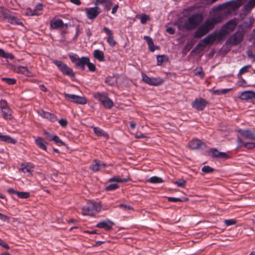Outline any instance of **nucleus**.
Here are the masks:
<instances>
[{"mask_svg": "<svg viewBox=\"0 0 255 255\" xmlns=\"http://www.w3.org/2000/svg\"><path fill=\"white\" fill-rule=\"evenodd\" d=\"M222 40L218 37V33L217 34L216 31H214L212 33L208 35L202 41H200L196 46L197 48H201L203 50L207 45L212 44L216 40Z\"/></svg>", "mask_w": 255, "mask_h": 255, "instance_id": "20e7f679", "label": "nucleus"}, {"mask_svg": "<svg viewBox=\"0 0 255 255\" xmlns=\"http://www.w3.org/2000/svg\"><path fill=\"white\" fill-rule=\"evenodd\" d=\"M5 58L13 60L14 58V57L12 53L6 52Z\"/></svg>", "mask_w": 255, "mask_h": 255, "instance_id": "774afa93", "label": "nucleus"}, {"mask_svg": "<svg viewBox=\"0 0 255 255\" xmlns=\"http://www.w3.org/2000/svg\"><path fill=\"white\" fill-rule=\"evenodd\" d=\"M93 56L100 62L105 61L104 52L99 49H96L94 51Z\"/></svg>", "mask_w": 255, "mask_h": 255, "instance_id": "a878e982", "label": "nucleus"}, {"mask_svg": "<svg viewBox=\"0 0 255 255\" xmlns=\"http://www.w3.org/2000/svg\"><path fill=\"white\" fill-rule=\"evenodd\" d=\"M114 223L109 220L103 221L99 223L96 226V227L104 229L106 231H109L112 229Z\"/></svg>", "mask_w": 255, "mask_h": 255, "instance_id": "a211bd4d", "label": "nucleus"}, {"mask_svg": "<svg viewBox=\"0 0 255 255\" xmlns=\"http://www.w3.org/2000/svg\"><path fill=\"white\" fill-rule=\"evenodd\" d=\"M119 207L123 209L125 211H128L129 210H133V208L127 204H120Z\"/></svg>", "mask_w": 255, "mask_h": 255, "instance_id": "bf43d9fd", "label": "nucleus"}, {"mask_svg": "<svg viewBox=\"0 0 255 255\" xmlns=\"http://www.w3.org/2000/svg\"><path fill=\"white\" fill-rule=\"evenodd\" d=\"M215 25L210 19L207 20L202 25L204 28L207 30V32L212 30L214 27Z\"/></svg>", "mask_w": 255, "mask_h": 255, "instance_id": "c85d7f7f", "label": "nucleus"}, {"mask_svg": "<svg viewBox=\"0 0 255 255\" xmlns=\"http://www.w3.org/2000/svg\"><path fill=\"white\" fill-rule=\"evenodd\" d=\"M248 13H249L248 11H246L245 10L244 8L243 9H242L240 13V17L241 20H243L245 19L246 17L247 16Z\"/></svg>", "mask_w": 255, "mask_h": 255, "instance_id": "13d9d810", "label": "nucleus"}, {"mask_svg": "<svg viewBox=\"0 0 255 255\" xmlns=\"http://www.w3.org/2000/svg\"><path fill=\"white\" fill-rule=\"evenodd\" d=\"M143 39L146 40L150 51L153 52L155 50V48L154 47V43L152 38L148 36H144L143 37Z\"/></svg>", "mask_w": 255, "mask_h": 255, "instance_id": "2f4dec72", "label": "nucleus"}, {"mask_svg": "<svg viewBox=\"0 0 255 255\" xmlns=\"http://www.w3.org/2000/svg\"><path fill=\"white\" fill-rule=\"evenodd\" d=\"M43 6L41 3H39L35 5L34 9L32 11L31 9H30L29 14L30 15H38L39 13L37 12L38 10H42Z\"/></svg>", "mask_w": 255, "mask_h": 255, "instance_id": "72a5a7b5", "label": "nucleus"}, {"mask_svg": "<svg viewBox=\"0 0 255 255\" xmlns=\"http://www.w3.org/2000/svg\"><path fill=\"white\" fill-rule=\"evenodd\" d=\"M16 71L17 73L23 74L27 77L32 76L31 72L25 66H18L16 68Z\"/></svg>", "mask_w": 255, "mask_h": 255, "instance_id": "b1692460", "label": "nucleus"}, {"mask_svg": "<svg viewBox=\"0 0 255 255\" xmlns=\"http://www.w3.org/2000/svg\"><path fill=\"white\" fill-rule=\"evenodd\" d=\"M105 83L110 86H113L115 84L114 79L112 77H108L105 80Z\"/></svg>", "mask_w": 255, "mask_h": 255, "instance_id": "6e6d98bb", "label": "nucleus"}, {"mask_svg": "<svg viewBox=\"0 0 255 255\" xmlns=\"http://www.w3.org/2000/svg\"><path fill=\"white\" fill-rule=\"evenodd\" d=\"M255 92L252 91H246L241 92L239 97L243 100H248L250 99H254Z\"/></svg>", "mask_w": 255, "mask_h": 255, "instance_id": "aec40b11", "label": "nucleus"}, {"mask_svg": "<svg viewBox=\"0 0 255 255\" xmlns=\"http://www.w3.org/2000/svg\"><path fill=\"white\" fill-rule=\"evenodd\" d=\"M202 171L205 173H210L213 172L214 169L210 166L205 165L202 168Z\"/></svg>", "mask_w": 255, "mask_h": 255, "instance_id": "09e8293b", "label": "nucleus"}, {"mask_svg": "<svg viewBox=\"0 0 255 255\" xmlns=\"http://www.w3.org/2000/svg\"><path fill=\"white\" fill-rule=\"evenodd\" d=\"M33 168V165L31 163H22L21 164V168H20V170L24 173H27V176H31L32 175Z\"/></svg>", "mask_w": 255, "mask_h": 255, "instance_id": "6ab92c4d", "label": "nucleus"}, {"mask_svg": "<svg viewBox=\"0 0 255 255\" xmlns=\"http://www.w3.org/2000/svg\"><path fill=\"white\" fill-rule=\"evenodd\" d=\"M65 98L72 103L84 105L87 103V99L84 97L79 96L74 94H69L66 93L63 94Z\"/></svg>", "mask_w": 255, "mask_h": 255, "instance_id": "1a4fd4ad", "label": "nucleus"}, {"mask_svg": "<svg viewBox=\"0 0 255 255\" xmlns=\"http://www.w3.org/2000/svg\"><path fill=\"white\" fill-rule=\"evenodd\" d=\"M186 181L183 179H178L176 180V186L180 187H184Z\"/></svg>", "mask_w": 255, "mask_h": 255, "instance_id": "864d4df0", "label": "nucleus"}, {"mask_svg": "<svg viewBox=\"0 0 255 255\" xmlns=\"http://www.w3.org/2000/svg\"><path fill=\"white\" fill-rule=\"evenodd\" d=\"M254 22V19L252 17H249L247 18V19L244 20L243 21V25L247 27H251L252 24Z\"/></svg>", "mask_w": 255, "mask_h": 255, "instance_id": "e433bc0d", "label": "nucleus"}, {"mask_svg": "<svg viewBox=\"0 0 255 255\" xmlns=\"http://www.w3.org/2000/svg\"><path fill=\"white\" fill-rule=\"evenodd\" d=\"M244 37V33L243 31H237L230 36L226 43L232 45H237L243 41Z\"/></svg>", "mask_w": 255, "mask_h": 255, "instance_id": "6e6552de", "label": "nucleus"}, {"mask_svg": "<svg viewBox=\"0 0 255 255\" xmlns=\"http://www.w3.org/2000/svg\"><path fill=\"white\" fill-rule=\"evenodd\" d=\"M0 219L1 220H2V221H3V222H9V218L7 216H5L4 215H3V214H2L0 213Z\"/></svg>", "mask_w": 255, "mask_h": 255, "instance_id": "e2e57ef3", "label": "nucleus"}, {"mask_svg": "<svg viewBox=\"0 0 255 255\" xmlns=\"http://www.w3.org/2000/svg\"><path fill=\"white\" fill-rule=\"evenodd\" d=\"M8 22L11 24L23 25V23L14 14H11L9 16Z\"/></svg>", "mask_w": 255, "mask_h": 255, "instance_id": "bb28decb", "label": "nucleus"}, {"mask_svg": "<svg viewBox=\"0 0 255 255\" xmlns=\"http://www.w3.org/2000/svg\"><path fill=\"white\" fill-rule=\"evenodd\" d=\"M102 208L101 204L99 202H88L82 208V214L84 215L93 216L99 213Z\"/></svg>", "mask_w": 255, "mask_h": 255, "instance_id": "f03ea898", "label": "nucleus"}, {"mask_svg": "<svg viewBox=\"0 0 255 255\" xmlns=\"http://www.w3.org/2000/svg\"><path fill=\"white\" fill-rule=\"evenodd\" d=\"M2 116L5 120H11L12 118L11 111L9 107L1 110Z\"/></svg>", "mask_w": 255, "mask_h": 255, "instance_id": "cd10ccee", "label": "nucleus"}, {"mask_svg": "<svg viewBox=\"0 0 255 255\" xmlns=\"http://www.w3.org/2000/svg\"><path fill=\"white\" fill-rule=\"evenodd\" d=\"M238 25V19L236 18L230 19L221 28L218 33V37L224 39L228 34L233 32Z\"/></svg>", "mask_w": 255, "mask_h": 255, "instance_id": "f257e3e1", "label": "nucleus"}, {"mask_svg": "<svg viewBox=\"0 0 255 255\" xmlns=\"http://www.w3.org/2000/svg\"><path fill=\"white\" fill-rule=\"evenodd\" d=\"M208 32L207 30H206L204 27L201 25L199 27L197 30L196 31L194 34V37L195 38H200L206 34Z\"/></svg>", "mask_w": 255, "mask_h": 255, "instance_id": "c756f323", "label": "nucleus"}, {"mask_svg": "<svg viewBox=\"0 0 255 255\" xmlns=\"http://www.w3.org/2000/svg\"><path fill=\"white\" fill-rule=\"evenodd\" d=\"M251 67V65H248L242 67L239 73V75H242L248 72V69Z\"/></svg>", "mask_w": 255, "mask_h": 255, "instance_id": "4d7b16f0", "label": "nucleus"}, {"mask_svg": "<svg viewBox=\"0 0 255 255\" xmlns=\"http://www.w3.org/2000/svg\"><path fill=\"white\" fill-rule=\"evenodd\" d=\"M103 31L108 35L107 42L110 46L114 47L117 44L116 41L114 39V36L112 31L107 27H104L103 29Z\"/></svg>", "mask_w": 255, "mask_h": 255, "instance_id": "f3484780", "label": "nucleus"}, {"mask_svg": "<svg viewBox=\"0 0 255 255\" xmlns=\"http://www.w3.org/2000/svg\"><path fill=\"white\" fill-rule=\"evenodd\" d=\"M69 58L71 62L75 64V66L83 71L85 69V66L88 62V57H82L79 58L77 54L69 55Z\"/></svg>", "mask_w": 255, "mask_h": 255, "instance_id": "0eeeda50", "label": "nucleus"}, {"mask_svg": "<svg viewBox=\"0 0 255 255\" xmlns=\"http://www.w3.org/2000/svg\"><path fill=\"white\" fill-rule=\"evenodd\" d=\"M210 152L211 153V156L214 158L222 159H228L229 158V156L226 152H220L216 148H211Z\"/></svg>", "mask_w": 255, "mask_h": 255, "instance_id": "dca6fc26", "label": "nucleus"}, {"mask_svg": "<svg viewBox=\"0 0 255 255\" xmlns=\"http://www.w3.org/2000/svg\"><path fill=\"white\" fill-rule=\"evenodd\" d=\"M255 6V0H250L247 4H246L244 8L245 10L249 12Z\"/></svg>", "mask_w": 255, "mask_h": 255, "instance_id": "f704fd0d", "label": "nucleus"}, {"mask_svg": "<svg viewBox=\"0 0 255 255\" xmlns=\"http://www.w3.org/2000/svg\"><path fill=\"white\" fill-rule=\"evenodd\" d=\"M244 146L247 149H252L255 148V142H247L244 143Z\"/></svg>", "mask_w": 255, "mask_h": 255, "instance_id": "3c124183", "label": "nucleus"}, {"mask_svg": "<svg viewBox=\"0 0 255 255\" xmlns=\"http://www.w3.org/2000/svg\"><path fill=\"white\" fill-rule=\"evenodd\" d=\"M40 116L42 118L46 119L51 122H55L57 121V117L55 115L48 112L42 111L40 114Z\"/></svg>", "mask_w": 255, "mask_h": 255, "instance_id": "4be33fe9", "label": "nucleus"}, {"mask_svg": "<svg viewBox=\"0 0 255 255\" xmlns=\"http://www.w3.org/2000/svg\"><path fill=\"white\" fill-rule=\"evenodd\" d=\"M239 132L245 139L255 140V129L254 131H252L249 129H240Z\"/></svg>", "mask_w": 255, "mask_h": 255, "instance_id": "2eb2a0df", "label": "nucleus"}, {"mask_svg": "<svg viewBox=\"0 0 255 255\" xmlns=\"http://www.w3.org/2000/svg\"><path fill=\"white\" fill-rule=\"evenodd\" d=\"M43 134L44 135V139L49 141H52L53 137L55 135L46 130L43 131Z\"/></svg>", "mask_w": 255, "mask_h": 255, "instance_id": "37998d69", "label": "nucleus"}, {"mask_svg": "<svg viewBox=\"0 0 255 255\" xmlns=\"http://www.w3.org/2000/svg\"><path fill=\"white\" fill-rule=\"evenodd\" d=\"M50 25L52 28L56 29L60 27H63L64 26V23L62 20L58 19L54 21H51Z\"/></svg>", "mask_w": 255, "mask_h": 255, "instance_id": "7c9ffc66", "label": "nucleus"}, {"mask_svg": "<svg viewBox=\"0 0 255 255\" xmlns=\"http://www.w3.org/2000/svg\"><path fill=\"white\" fill-rule=\"evenodd\" d=\"M0 246L6 249H9V246L1 239H0Z\"/></svg>", "mask_w": 255, "mask_h": 255, "instance_id": "0e129e2a", "label": "nucleus"}, {"mask_svg": "<svg viewBox=\"0 0 255 255\" xmlns=\"http://www.w3.org/2000/svg\"><path fill=\"white\" fill-rule=\"evenodd\" d=\"M0 141L7 143L15 144L17 140L8 135H3L0 133Z\"/></svg>", "mask_w": 255, "mask_h": 255, "instance_id": "5701e85b", "label": "nucleus"}, {"mask_svg": "<svg viewBox=\"0 0 255 255\" xmlns=\"http://www.w3.org/2000/svg\"><path fill=\"white\" fill-rule=\"evenodd\" d=\"M53 63L58 68L59 71L64 75L71 78L75 77V73L73 70L66 64L60 60H54Z\"/></svg>", "mask_w": 255, "mask_h": 255, "instance_id": "39448f33", "label": "nucleus"}, {"mask_svg": "<svg viewBox=\"0 0 255 255\" xmlns=\"http://www.w3.org/2000/svg\"><path fill=\"white\" fill-rule=\"evenodd\" d=\"M100 166L101 165L99 161L98 160H95L94 163L90 165V168L93 171L96 172L99 171Z\"/></svg>", "mask_w": 255, "mask_h": 255, "instance_id": "4c0bfd02", "label": "nucleus"}, {"mask_svg": "<svg viewBox=\"0 0 255 255\" xmlns=\"http://www.w3.org/2000/svg\"><path fill=\"white\" fill-rule=\"evenodd\" d=\"M103 5L105 10L109 11L113 5L112 0H107L103 4Z\"/></svg>", "mask_w": 255, "mask_h": 255, "instance_id": "8fccbe9b", "label": "nucleus"}, {"mask_svg": "<svg viewBox=\"0 0 255 255\" xmlns=\"http://www.w3.org/2000/svg\"><path fill=\"white\" fill-rule=\"evenodd\" d=\"M156 59L158 66L161 65L164 62H167L168 60V57L165 55H157Z\"/></svg>", "mask_w": 255, "mask_h": 255, "instance_id": "473e14b6", "label": "nucleus"}, {"mask_svg": "<svg viewBox=\"0 0 255 255\" xmlns=\"http://www.w3.org/2000/svg\"><path fill=\"white\" fill-rule=\"evenodd\" d=\"M203 20L201 14L196 13L190 16L188 20L185 23L184 27L186 29L191 30L195 28Z\"/></svg>", "mask_w": 255, "mask_h": 255, "instance_id": "7ed1b4c3", "label": "nucleus"}, {"mask_svg": "<svg viewBox=\"0 0 255 255\" xmlns=\"http://www.w3.org/2000/svg\"><path fill=\"white\" fill-rule=\"evenodd\" d=\"M237 143H238V148H241L243 146H244V143L243 140L240 137H238L237 138Z\"/></svg>", "mask_w": 255, "mask_h": 255, "instance_id": "69168bd1", "label": "nucleus"}, {"mask_svg": "<svg viewBox=\"0 0 255 255\" xmlns=\"http://www.w3.org/2000/svg\"><path fill=\"white\" fill-rule=\"evenodd\" d=\"M35 142L36 145L40 149L44 151L47 150V145H48V142L45 141L44 138L38 136L35 139Z\"/></svg>", "mask_w": 255, "mask_h": 255, "instance_id": "412c9836", "label": "nucleus"}, {"mask_svg": "<svg viewBox=\"0 0 255 255\" xmlns=\"http://www.w3.org/2000/svg\"><path fill=\"white\" fill-rule=\"evenodd\" d=\"M1 80L9 85H14L16 82V79L14 78L3 77L1 78Z\"/></svg>", "mask_w": 255, "mask_h": 255, "instance_id": "a19ab883", "label": "nucleus"}, {"mask_svg": "<svg viewBox=\"0 0 255 255\" xmlns=\"http://www.w3.org/2000/svg\"><path fill=\"white\" fill-rule=\"evenodd\" d=\"M242 5V3L240 0H238L236 1H229L222 5H220L219 6V9H222L227 8H232L234 10H237Z\"/></svg>", "mask_w": 255, "mask_h": 255, "instance_id": "ddd939ff", "label": "nucleus"}, {"mask_svg": "<svg viewBox=\"0 0 255 255\" xmlns=\"http://www.w3.org/2000/svg\"><path fill=\"white\" fill-rule=\"evenodd\" d=\"M86 65L87 66L88 69L91 72H95L96 70V66L95 65L90 62V59L88 57V62H87Z\"/></svg>", "mask_w": 255, "mask_h": 255, "instance_id": "603ef678", "label": "nucleus"}, {"mask_svg": "<svg viewBox=\"0 0 255 255\" xmlns=\"http://www.w3.org/2000/svg\"><path fill=\"white\" fill-rule=\"evenodd\" d=\"M148 181L151 183H159L163 182L161 178L157 176L151 177Z\"/></svg>", "mask_w": 255, "mask_h": 255, "instance_id": "79ce46f5", "label": "nucleus"}, {"mask_svg": "<svg viewBox=\"0 0 255 255\" xmlns=\"http://www.w3.org/2000/svg\"><path fill=\"white\" fill-rule=\"evenodd\" d=\"M215 25L220 23L223 20V16L221 15H216L210 19Z\"/></svg>", "mask_w": 255, "mask_h": 255, "instance_id": "ea45409f", "label": "nucleus"}, {"mask_svg": "<svg viewBox=\"0 0 255 255\" xmlns=\"http://www.w3.org/2000/svg\"><path fill=\"white\" fill-rule=\"evenodd\" d=\"M142 79L145 83L152 86H158L162 84L163 80L160 78H151L145 74H142Z\"/></svg>", "mask_w": 255, "mask_h": 255, "instance_id": "f8f14e48", "label": "nucleus"}, {"mask_svg": "<svg viewBox=\"0 0 255 255\" xmlns=\"http://www.w3.org/2000/svg\"><path fill=\"white\" fill-rule=\"evenodd\" d=\"M59 123L62 127H66L68 124V122L66 120L61 119L59 121Z\"/></svg>", "mask_w": 255, "mask_h": 255, "instance_id": "680f3d73", "label": "nucleus"}, {"mask_svg": "<svg viewBox=\"0 0 255 255\" xmlns=\"http://www.w3.org/2000/svg\"><path fill=\"white\" fill-rule=\"evenodd\" d=\"M130 180L129 177L122 179L118 176H114L109 179L110 182H117L119 183L126 182Z\"/></svg>", "mask_w": 255, "mask_h": 255, "instance_id": "c9c22d12", "label": "nucleus"}, {"mask_svg": "<svg viewBox=\"0 0 255 255\" xmlns=\"http://www.w3.org/2000/svg\"><path fill=\"white\" fill-rule=\"evenodd\" d=\"M225 224L227 226H231L233 225H235L237 223V221L235 219H229V220H225L224 221Z\"/></svg>", "mask_w": 255, "mask_h": 255, "instance_id": "5fc2aeb1", "label": "nucleus"}, {"mask_svg": "<svg viewBox=\"0 0 255 255\" xmlns=\"http://www.w3.org/2000/svg\"><path fill=\"white\" fill-rule=\"evenodd\" d=\"M209 102L202 98H196L192 103V107L198 111H203L208 104Z\"/></svg>", "mask_w": 255, "mask_h": 255, "instance_id": "9b49d317", "label": "nucleus"}, {"mask_svg": "<svg viewBox=\"0 0 255 255\" xmlns=\"http://www.w3.org/2000/svg\"><path fill=\"white\" fill-rule=\"evenodd\" d=\"M8 107V106L7 105V103L5 100H1L0 101V108L1 109V110Z\"/></svg>", "mask_w": 255, "mask_h": 255, "instance_id": "052dcab7", "label": "nucleus"}, {"mask_svg": "<svg viewBox=\"0 0 255 255\" xmlns=\"http://www.w3.org/2000/svg\"><path fill=\"white\" fill-rule=\"evenodd\" d=\"M95 99L99 101L107 109H110L113 106L114 103L107 94L100 92L95 93L94 95Z\"/></svg>", "mask_w": 255, "mask_h": 255, "instance_id": "423d86ee", "label": "nucleus"}, {"mask_svg": "<svg viewBox=\"0 0 255 255\" xmlns=\"http://www.w3.org/2000/svg\"><path fill=\"white\" fill-rule=\"evenodd\" d=\"M94 133L98 136H103L106 139H108L109 136L103 129L99 127H92Z\"/></svg>", "mask_w": 255, "mask_h": 255, "instance_id": "393cba45", "label": "nucleus"}, {"mask_svg": "<svg viewBox=\"0 0 255 255\" xmlns=\"http://www.w3.org/2000/svg\"><path fill=\"white\" fill-rule=\"evenodd\" d=\"M52 141H54V142L55 143H56L57 144H58V145H65V143L63 141H62L59 138V137L56 134L53 137Z\"/></svg>", "mask_w": 255, "mask_h": 255, "instance_id": "de8ad7c7", "label": "nucleus"}, {"mask_svg": "<svg viewBox=\"0 0 255 255\" xmlns=\"http://www.w3.org/2000/svg\"><path fill=\"white\" fill-rule=\"evenodd\" d=\"M87 17L89 19H94L101 12V10L98 6L85 8Z\"/></svg>", "mask_w": 255, "mask_h": 255, "instance_id": "9d476101", "label": "nucleus"}, {"mask_svg": "<svg viewBox=\"0 0 255 255\" xmlns=\"http://www.w3.org/2000/svg\"><path fill=\"white\" fill-rule=\"evenodd\" d=\"M166 31L169 34H172L174 33L175 29L171 27H167Z\"/></svg>", "mask_w": 255, "mask_h": 255, "instance_id": "338daca9", "label": "nucleus"}, {"mask_svg": "<svg viewBox=\"0 0 255 255\" xmlns=\"http://www.w3.org/2000/svg\"><path fill=\"white\" fill-rule=\"evenodd\" d=\"M150 20V16L149 15L143 13L140 15V22L142 24H145L147 21Z\"/></svg>", "mask_w": 255, "mask_h": 255, "instance_id": "49530a36", "label": "nucleus"}, {"mask_svg": "<svg viewBox=\"0 0 255 255\" xmlns=\"http://www.w3.org/2000/svg\"><path fill=\"white\" fill-rule=\"evenodd\" d=\"M17 196L21 199H26L30 196V193L28 192L18 191Z\"/></svg>", "mask_w": 255, "mask_h": 255, "instance_id": "a18cd8bd", "label": "nucleus"}, {"mask_svg": "<svg viewBox=\"0 0 255 255\" xmlns=\"http://www.w3.org/2000/svg\"><path fill=\"white\" fill-rule=\"evenodd\" d=\"M119 188V185L117 183L111 184L105 187L106 191H114Z\"/></svg>", "mask_w": 255, "mask_h": 255, "instance_id": "c03bdc74", "label": "nucleus"}, {"mask_svg": "<svg viewBox=\"0 0 255 255\" xmlns=\"http://www.w3.org/2000/svg\"><path fill=\"white\" fill-rule=\"evenodd\" d=\"M10 14V12L7 10H1L0 12V16L2 17L3 20H8Z\"/></svg>", "mask_w": 255, "mask_h": 255, "instance_id": "58836bf2", "label": "nucleus"}, {"mask_svg": "<svg viewBox=\"0 0 255 255\" xmlns=\"http://www.w3.org/2000/svg\"><path fill=\"white\" fill-rule=\"evenodd\" d=\"M188 146L191 149H199L205 146V144L200 139L194 138L189 142Z\"/></svg>", "mask_w": 255, "mask_h": 255, "instance_id": "4468645a", "label": "nucleus"}]
</instances>
